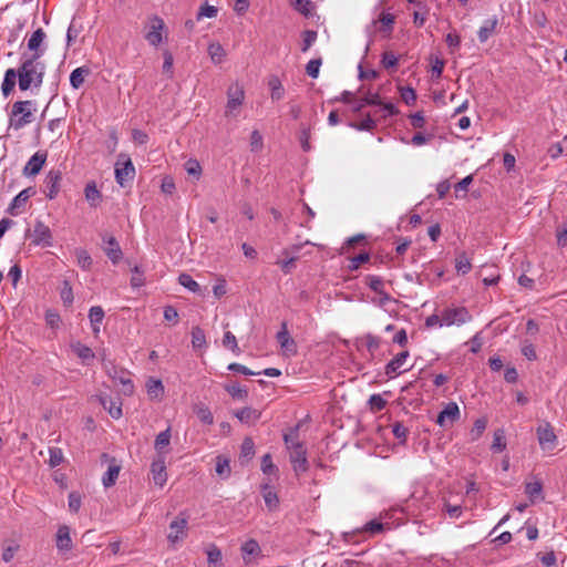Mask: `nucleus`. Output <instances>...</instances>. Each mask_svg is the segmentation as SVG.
Listing matches in <instances>:
<instances>
[{
  "label": "nucleus",
  "mask_w": 567,
  "mask_h": 567,
  "mask_svg": "<svg viewBox=\"0 0 567 567\" xmlns=\"http://www.w3.org/2000/svg\"><path fill=\"white\" fill-rule=\"evenodd\" d=\"M64 460L63 452L60 447L49 449V465L51 467L59 466Z\"/></svg>",
  "instance_id": "48"
},
{
  "label": "nucleus",
  "mask_w": 567,
  "mask_h": 567,
  "mask_svg": "<svg viewBox=\"0 0 567 567\" xmlns=\"http://www.w3.org/2000/svg\"><path fill=\"white\" fill-rule=\"evenodd\" d=\"M215 461H216L215 471H216L217 475L223 480L228 478L231 474L229 458L224 455H217Z\"/></svg>",
  "instance_id": "30"
},
{
  "label": "nucleus",
  "mask_w": 567,
  "mask_h": 567,
  "mask_svg": "<svg viewBox=\"0 0 567 567\" xmlns=\"http://www.w3.org/2000/svg\"><path fill=\"white\" fill-rule=\"evenodd\" d=\"M164 29H165L164 20L156 14L152 16L150 18L148 30L145 34L146 41L151 45L157 47L163 41L162 32L164 31Z\"/></svg>",
  "instance_id": "9"
},
{
  "label": "nucleus",
  "mask_w": 567,
  "mask_h": 567,
  "mask_svg": "<svg viewBox=\"0 0 567 567\" xmlns=\"http://www.w3.org/2000/svg\"><path fill=\"white\" fill-rule=\"evenodd\" d=\"M461 412L457 403L449 402L444 409L440 412L436 419V423L443 427H451L458 419Z\"/></svg>",
  "instance_id": "10"
},
{
  "label": "nucleus",
  "mask_w": 567,
  "mask_h": 567,
  "mask_svg": "<svg viewBox=\"0 0 567 567\" xmlns=\"http://www.w3.org/2000/svg\"><path fill=\"white\" fill-rule=\"evenodd\" d=\"M351 126L359 131H372L375 128L377 123L372 115L368 114L359 124L352 123Z\"/></svg>",
  "instance_id": "59"
},
{
  "label": "nucleus",
  "mask_w": 567,
  "mask_h": 567,
  "mask_svg": "<svg viewBox=\"0 0 567 567\" xmlns=\"http://www.w3.org/2000/svg\"><path fill=\"white\" fill-rule=\"evenodd\" d=\"M378 22L381 23L380 30L382 32L390 33L392 31V28H393L394 16L391 14V13L382 12L379 16V19L377 21H374V24L378 23Z\"/></svg>",
  "instance_id": "43"
},
{
  "label": "nucleus",
  "mask_w": 567,
  "mask_h": 567,
  "mask_svg": "<svg viewBox=\"0 0 567 567\" xmlns=\"http://www.w3.org/2000/svg\"><path fill=\"white\" fill-rule=\"evenodd\" d=\"M99 401L113 419L117 420L123 415L122 402L118 399H113L110 395H100Z\"/></svg>",
  "instance_id": "17"
},
{
  "label": "nucleus",
  "mask_w": 567,
  "mask_h": 567,
  "mask_svg": "<svg viewBox=\"0 0 567 567\" xmlns=\"http://www.w3.org/2000/svg\"><path fill=\"white\" fill-rule=\"evenodd\" d=\"M135 176V167L130 157L121 155L115 165V179L117 184L124 186Z\"/></svg>",
  "instance_id": "6"
},
{
  "label": "nucleus",
  "mask_w": 567,
  "mask_h": 567,
  "mask_svg": "<svg viewBox=\"0 0 567 567\" xmlns=\"http://www.w3.org/2000/svg\"><path fill=\"white\" fill-rule=\"evenodd\" d=\"M73 352L84 362L94 359L95 354L92 349L81 342L72 344Z\"/></svg>",
  "instance_id": "37"
},
{
  "label": "nucleus",
  "mask_w": 567,
  "mask_h": 567,
  "mask_svg": "<svg viewBox=\"0 0 567 567\" xmlns=\"http://www.w3.org/2000/svg\"><path fill=\"white\" fill-rule=\"evenodd\" d=\"M290 451V463L292 465L293 471L296 474H302L306 473L309 468V463L307 458V449L305 447L303 443H296L291 445Z\"/></svg>",
  "instance_id": "4"
},
{
  "label": "nucleus",
  "mask_w": 567,
  "mask_h": 567,
  "mask_svg": "<svg viewBox=\"0 0 567 567\" xmlns=\"http://www.w3.org/2000/svg\"><path fill=\"white\" fill-rule=\"evenodd\" d=\"M146 386H147V393L154 398L162 395L164 392V386H163V383L161 380L151 379V380H148Z\"/></svg>",
  "instance_id": "52"
},
{
  "label": "nucleus",
  "mask_w": 567,
  "mask_h": 567,
  "mask_svg": "<svg viewBox=\"0 0 567 567\" xmlns=\"http://www.w3.org/2000/svg\"><path fill=\"white\" fill-rule=\"evenodd\" d=\"M520 351H522V354L527 359V360H536L537 359V354H536V350H535V347L533 346V343L528 342V341H524L522 343V348H520Z\"/></svg>",
  "instance_id": "64"
},
{
  "label": "nucleus",
  "mask_w": 567,
  "mask_h": 567,
  "mask_svg": "<svg viewBox=\"0 0 567 567\" xmlns=\"http://www.w3.org/2000/svg\"><path fill=\"white\" fill-rule=\"evenodd\" d=\"M261 471L264 474L271 475L278 472L277 466L274 464L271 455L265 454L261 458Z\"/></svg>",
  "instance_id": "54"
},
{
  "label": "nucleus",
  "mask_w": 567,
  "mask_h": 567,
  "mask_svg": "<svg viewBox=\"0 0 567 567\" xmlns=\"http://www.w3.org/2000/svg\"><path fill=\"white\" fill-rule=\"evenodd\" d=\"M178 284L194 293H202L200 286L190 275L183 272L178 276Z\"/></svg>",
  "instance_id": "36"
},
{
  "label": "nucleus",
  "mask_w": 567,
  "mask_h": 567,
  "mask_svg": "<svg viewBox=\"0 0 567 567\" xmlns=\"http://www.w3.org/2000/svg\"><path fill=\"white\" fill-rule=\"evenodd\" d=\"M84 195L91 207H96L102 200V193L97 189L95 182L86 184Z\"/></svg>",
  "instance_id": "28"
},
{
  "label": "nucleus",
  "mask_w": 567,
  "mask_h": 567,
  "mask_svg": "<svg viewBox=\"0 0 567 567\" xmlns=\"http://www.w3.org/2000/svg\"><path fill=\"white\" fill-rule=\"evenodd\" d=\"M187 527V518L185 517H176L169 524V534L167 538L171 543H176L181 538L185 536V530Z\"/></svg>",
  "instance_id": "18"
},
{
  "label": "nucleus",
  "mask_w": 567,
  "mask_h": 567,
  "mask_svg": "<svg viewBox=\"0 0 567 567\" xmlns=\"http://www.w3.org/2000/svg\"><path fill=\"white\" fill-rule=\"evenodd\" d=\"M19 89L29 90L32 85L39 89L45 75V64L40 61L39 54H31L24 59L19 70Z\"/></svg>",
  "instance_id": "1"
},
{
  "label": "nucleus",
  "mask_w": 567,
  "mask_h": 567,
  "mask_svg": "<svg viewBox=\"0 0 567 567\" xmlns=\"http://www.w3.org/2000/svg\"><path fill=\"white\" fill-rule=\"evenodd\" d=\"M260 492L262 494V497H264L267 508L270 512L276 511L279 506V497H278L277 493L272 489L270 484L269 483L261 484Z\"/></svg>",
  "instance_id": "22"
},
{
  "label": "nucleus",
  "mask_w": 567,
  "mask_h": 567,
  "mask_svg": "<svg viewBox=\"0 0 567 567\" xmlns=\"http://www.w3.org/2000/svg\"><path fill=\"white\" fill-rule=\"evenodd\" d=\"M120 465L117 464H111L107 468V471L104 473L103 477H102V483L104 485V487H111L115 484L117 477H118V474H120Z\"/></svg>",
  "instance_id": "34"
},
{
  "label": "nucleus",
  "mask_w": 567,
  "mask_h": 567,
  "mask_svg": "<svg viewBox=\"0 0 567 567\" xmlns=\"http://www.w3.org/2000/svg\"><path fill=\"white\" fill-rule=\"evenodd\" d=\"M234 415L241 422V423H245V424H252L255 423L256 421H258L260 419V411L256 410V409H252V408H249V406H246L241 410H238L234 413Z\"/></svg>",
  "instance_id": "24"
},
{
  "label": "nucleus",
  "mask_w": 567,
  "mask_h": 567,
  "mask_svg": "<svg viewBox=\"0 0 567 567\" xmlns=\"http://www.w3.org/2000/svg\"><path fill=\"white\" fill-rule=\"evenodd\" d=\"M364 340H365V347H367L368 351L371 354H374V352L380 348L381 338L378 336H374L372 333H368L364 336Z\"/></svg>",
  "instance_id": "56"
},
{
  "label": "nucleus",
  "mask_w": 567,
  "mask_h": 567,
  "mask_svg": "<svg viewBox=\"0 0 567 567\" xmlns=\"http://www.w3.org/2000/svg\"><path fill=\"white\" fill-rule=\"evenodd\" d=\"M192 344L194 348H203L206 344L204 330L199 327H194L192 330Z\"/></svg>",
  "instance_id": "51"
},
{
  "label": "nucleus",
  "mask_w": 567,
  "mask_h": 567,
  "mask_svg": "<svg viewBox=\"0 0 567 567\" xmlns=\"http://www.w3.org/2000/svg\"><path fill=\"white\" fill-rule=\"evenodd\" d=\"M90 73L91 70L87 66H80L74 69L70 75L71 86L75 90L80 89L84 83L85 76H87Z\"/></svg>",
  "instance_id": "29"
},
{
  "label": "nucleus",
  "mask_w": 567,
  "mask_h": 567,
  "mask_svg": "<svg viewBox=\"0 0 567 567\" xmlns=\"http://www.w3.org/2000/svg\"><path fill=\"white\" fill-rule=\"evenodd\" d=\"M542 489H543L542 483L536 481V482L527 483L525 492L530 498H536L537 496H539L542 494Z\"/></svg>",
  "instance_id": "63"
},
{
  "label": "nucleus",
  "mask_w": 567,
  "mask_h": 567,
  "mask_svg": "<svg viewBox=\"0 0 567 567\" xmlns=\"http://www.w3.org/2000/svg\"><path fill=\"white\" fill-rule=\"evenodd\" d=\"M317 31L306 30L302 32V45L301 51L307 52L317 40Z\"/></svg>",
  "instance_id": "50"
},
{
  "label": "nucleus",
  "mask_w": 567,
  "mask_h": 567,
  "mask_svg": "<svg viewBox=\"0 0 567 567\" xmlns=\"http://www.w3.org/2000/svg\"><path fill=\"white\" fill-rule=\"evenodd\" d=\"M369 404L372 411H381L385 408L386 401L380 394H373L369 399Z\"/></svg>",
  "instance_id": "62"
},
{
  "label": "nucleus",
  "mask_w": 567,
  "mask_h": 567,
  "mask_svg": "<svg viewBox=\"0 0 567 567\" xmlns=\"http://www.w3.org/2000/svg\"><path fill=\"white\" fill-rule=\"evenodd\" d=\"M55 546L60 554L65 555L73 548V542L70 535V527L66 525L59 526L55 535Z\"/></svg>",
  "instance_id": "15"
},
{
  "label": "nucleus",
  "mask_w": 567,
  "mask_h": 567,
  "mask_svg": "<svg viewBox=\"0 0 567 567\" xmlns=\"http://www.w3.org/2000/svg\"><path fill=\"white\" fill-rule=\"evenodd\" d=\"M62 173L59 169H51L44 179V194L49 199H54L60 192Z\"/></svg>",
  "instance_id": "12"
},
{
  "label": "nucleus",
  "mask_w": 567,
  "mask_h": 567,
  "mask_svg": "<svg viewBox=\"0 0 567 567\" xmlns=\"http://www.w3.org/2000/svg\"><path fill=\"white\" fill-rule=\"evenodd\" d=\"M35 194L33 187L22 189L10 203L7 213L11 216H17L24 208L28 199Z\"/></svg>",
  "instance_id": "14"
},
{
  "label": "nucleus",
  "mask_w": 567,
  "mask_h": 567,
  "mask_svg": "<svg viewBox=\"0 0 567 567\" xmlns=\"http://www.w3.org/2000/svg\"><path fill=\"white\" fill-rule=\"evenodd\" d=\"M47 161V155L45 154H41V153H35L34 155H32L30 157V159L28 161V163L25 164L24 168H23V174L25 176H34L37 175L42 166L44 165Z\"/></svg>",
  "instance_id": "21"
},
{
  "label": "nucleus",
  "mask_w": 567,
  "mask_h": 567,
  "mask_svg": "<svg viewBox=\"0 0 567 567\" xmlns=\"http://www.w3.org/2000/svg\"><path fill=\"white\" fill-rule=\"evenodd\" d=\"M102 240L104 244L103 249L107 258L112 261L113 265L118 264L123 257V252L116 238L105 234L102 236Z\"/></svg>",
  "instance_id": "13"
},
{
  "label": "nucleus",
  "mask_w": 567,
  "mask_h": 567,
  "mask_svg": "<svg viewBox=\"0 0 567 567\" xmlns=\"http://www.w3.org/2000/svg\"><path fill=\"white\" fill-rule=\"evenodd\" d=\"M277 341L280 343V347L287 351H295L296 342L290 338L288 332L287 322L281 323L280 331L277 332Z\"/></svg>",
  "instance_id": "26"
},
{
  "label": "nucleus",
  "mask_w": 567,
  "mask_h": 567,
  "mask_svg": "<svg viewBox=\"0 0 567 567\" xmlns=\"http://www.w3.org/2000/svg\"><path fill=\"white\" fill-rule=\"evenodd\" d=\"M225 390L234 398L238 400H246L248 391L246 388H241L239 384L226 385Z\"/></svg>",
  "instance_id": "47"
},
{
  "label": "nucleus",
  "mask_w": 567,
  "mask_h": 567,
  "mask_svg": "<svg viewBox=\"0 0 567 567\" xmlns=\"http://www.w3.org/2000/svg\"><path fill=\"white\" fill-rule=\"evenodd\" d=\"M409 357L408 351H402L398 353L386 365H385V374L389 378H394L403 371V365Z\"/></svg>",
  "instance_id": "19"
},
{
  "label": "nucleus",
  "mask_w": 567,
  "mask_h": 567,
  "mask_svg": "<svg viewBox=\"0 0 567 567\" xmlns=\"http://www.w3.org/2000/svg\"><path fill=\"white\" fill-rule=\"evenodd\" d=\"M207 561L209 565H214L215 567L221 566L223 554L221 550L214 544H212L207 550Z\"/></svg>",
  "instance_id": "39"
},
{
  "label": "nucleus",
  "mask_w": 567,
  "mask_h": 567,
  "mask_svg": "<svg viewBox=\"0 0 567 567\" xmlns=\"http://www.w3.org/2000/svg\"><path fill=\"white\" fill-rule=\"evenodd\" d=\"M292 8L305 17H310L315 9L311 0H290Z\"/></svg>",
  "instance_id": "35"
},
{
  "label": "nucleus",
  "mask_w": 567,
  "mask_h": 567,
  "mask_svg": "<svg viewBox=\"0 0 567 567\" xmlns=\"http://www.w3.org/2000/svg\"><path fill=\"white\" fill-rule=\"evenodd\" d=\"M363 280L364 285L377 295L385 290V281L380 276L367 275Z\"/></svg>",
  "instance_id": "32"
},
{
  "label": "nucleus",
  "mask_w": 567,
  "mask_h": 567,
  "mask_svg": "<svg viewBox=\"0 0 567 567\" xmlns=\"http://www.w3.org/2000/svg\"><path fill=\"white\" fill-rule=\"evenodd\" d=\"M536 433L539 446L543 451L551 452L556 447L557 436L553 426L548 422L540 424L537 427Z\"/></svg>",
  "instance_id": "7"
},
{
  "label": "nucleus",
  "mask_w": 567,
  "mask_h": 567,
  "mask_svg": "<svg viewBox=\"0 0 567 567\" xmlns=\"http://www.w3.org/2000/svg\"><path fill=\"white\" fill-rule=\"evenodd\" d=\"M32 244L43 247H50L52 245V233L49 226L41 220H37L34 224Z\"/></svg>",
  "instance_id": "11"
},
{
  "label": "nucleus",
  "mask_w": 567,
  "mask_h": 567,
  "mask_svg": "<svg viewBox=\"0 0 567 567\" xmlns=\"http://www.w3.org/2000/svg\"><path fill=\"white\" fill-rule=\"evenodd\" d=\"M505 447H506L505 432L502 429L496 430L493 435V443H492L491 450L494 453H499V452H503L505 450Z\"/></svg>",
  "instance_id": "40"
},
{
  "label": "nucleus",
  "mask_w": 567,
  "mask_h": 567,
  "mask_svg": "<svg viewBox=\"0 0 567 567\" xmlns=\"http://www.w3.org/2000/svg\"><path fill=\"white\" fill-rule=\"evenodd\" d=\"M386 527H389V523L383 524L379 519H372L362 527V532L375 535L382 533Z\"/></svg>",
  "instance_id": "42"
},
{
  "label": "nucleus",
  "mask_w": 567,
  "mask_h": 567,
  "mask_svg": "<svg viewBox=\"0 0 567 567\" xmlns=\"http://www.w3.org/2000/svg\"><path fill=\"white\" fill-rule=\"evenodd\" d=\"M322 64V60L319 59H312L310 60L306 65V73L312 78L317 79L319 75L320 66Z\"/></svg>",
  "instance_id": "58"
},
{
  "label": "nucleus",
  "mask_w": 567,
  "mask_h": 567,
  "mask_svg": "<svg viewBox=\"0 0 567 567\" xmlns=\"http://www.w3.org/2000/svg\"><path fill=\"white\" fill-rule=\"evenodd\" d=\"M45 37V32L41 28L37 29L31 34L30 39L28 40V49L32 52V54H39L40 58L44 54L45 48L42 47V43Z\"/></svg>",
  "instance_id": "20"
},
{
  "label": "nucleus",
  "mask_w": 567,
  "mask_h": 567,
  "mask_svg": "<svg viewBox=\"0 0 567 567\" xmlns=\"http://www.w3.org/2000/svg\"><path fill=\"white\" fill-rule=\"evenodd\" d=\"M104 318V310L100 306L91 307L89 319L92 326L101 324Z\"/></svg>",
  "instance_id": "55"
},
{
  "label": "nucleus",
  "mask_w": 567,
  "mask_h": 567,
  "mask_svg": "<svg viewBox=\"0 0 567 567\" xmlns=\"http://www.w3.org/2000/svg\"><path fill=\"white\" fill-rule=\"evenodd\" d=\"M31 101H18L12 105L10 126L14 130H20L27 124L32 122V112L30 107Z\"/></svg>",
  "instance_id": "3"
},
{
  "label": "nucleus",
  "mask_w": 567,
  "mask_h": 567,
  "mask_svg": "<svg viewBox=\"0 0 567 567\" xmlns=\"http://www.w3.org/2000/svg\"><path fill=\"white\" fill-rule=\"evenodd\" d=\"M223 344L224 347L230 349L234 353H239L236 337L230 331L225 332L223 338Z\"/></svg>",
  "instance_id": "61"
},
{
  "label": "nucleus",
  "mask_w": 567,
  "mask_h": 567,
  "mask_svg": "<svg viewBox=\"0 0 567 567\" xmlns=\"http://www.w3.org/2000/svg\"><path fill=\"white\" fill-rule=\"evenodd\" d=\"M471 320V315L466 308L444 309L441 315L427 317V328L430 327H450L453 324H463Z\"/></svg>",
  "instance_id": "2"
},
{
  "label": "nucleus",
  "mask_w": 567,
  "mask_h": 567,
  "mask_svg": "<svg viewBox=\"0 0 567 567\" xmlns=\"http://www.w3.org/2000/svg\"><path fill=\"white\" fill-rule=\"evenodd\" d=\"M208 54L214 64H220L226 58V51L218 42H213L208 45Z\"/></svg>",
  "instance_id": "31"
},
{
  "label": "nucleus",
  "mask_w": 567,
  "mask_h": 567,
  "mask_svg": "<svg viewBox=\"0 0 567 567\" xmlns=\"http://www.w3.org/2000/svg\"><path fill=\"white\" fill-rule=\"evenodd\" d=\"M498 24V19L496 17L487 19L483 22L477 32V38L481 43L486 42L489 37L495 32Z\"/></svg>",
  "instance_id": "23"
},
{
  "label": "nucleus",
  "mask_w": 567,
  "mask_h": 567,
  "mask_svg": "<svg viewBox=\"0 0 567 567\" xmlns=\"http://www.w3.org/2000/svg\"><path fill=\"white\" fill-rule=\"evenodd\" d=\"M487 426V421L484 417L477 419L474 422L473 429L471 430V439L472 441L478 440L484 433Z\"/></svg>",
  "instance_id": "49"
},
{
  "label": "nucleus",
  "mask_w": 567,
  "mask_h": 567,
  "mask_svg": "<svg viewBox=\"0 0 567 567\" xmlns=\"http://www.w3.org/2000/svg\"><path fill=\"white\" fill-rule=\"evenodd\" d=\"M255 454V444L250 437H246L240 446V456L245 458H251Z\"/></svg>",
  "instance_id": "57"
},
{
  "label": "nucleus",
  "mask_w": 567,
  "mask_h": 567,
  "mask_svg": "<svg viewBox=\"0 0 567 567\" xmlns=\"http://www.w3.org/2000/svg\"><path fill=\"white\" fill-rule=\"evenodd\" d=\"M260 553V546L255 539H248L241 545V554L245 564H249L251 561L250 556H258Z\"/></svg>",
  "instance_id": "27"
},
{
  "label": "nucleus",
  "mask_w": 567,
  "mask_h": 567,
  "mask_svg": "<svg viewBox=\"0 0 567 567\" xmlns=\"http://www.w3.org/2000/svg\"><path fill=\"white\" fill-rule=\"evenodd\" d=\"M19 79V72L14 69H8L1 84L2 94L7 97L11 94L16 86V80Z\"/></svg>",
  "instance_id": "25"
},
{
  "label": "nucleus",
  "mask_w": 567,
  "mask_h": 567,
  "mask_svg": "<svg viewBox=\"0 0 567 567\" xmlns=\"http://www.w3.org/2000/svg\"><path fill=\"white\" fill-rule=\"evenodd\" d=\"M268 85H269V89H270V92H271V99L274 101H279L284 97L285 95V89L279 80L278 76H271L268 81Z\"/></svg>",
  "instance_id": "33"
},
{
  "label": "nucleus",
  "mask_w": 567,
  "mask_h": 567,
  "mask_svg": "<svg viewBox=\"0 0 567 567\" xmlns=\"http://www.w3.org/2000/svg\"><path fill=\"white\" fill-rule=\"evenodd\" d=\"M195 412H196V415L198 416V419L203 423L209 424V425L214 423V416H213L209 408H207L205 405H199L196 408Z\"/></svg>",
  "instance_id": "53"
},
{
  "label": "nucleus",
  "mask_w": 567,
  "mask_h": 567,
  "mask_svg": "<svg viewBox=\"0 0 567 567\" xmlns=\"http://www.w3.org/2000/svg\"><path fill=\"white\" fill-rule=\"evenodd\" d=\"M557 246L560 248H567V221H564L558 226L556 230Z\"/></svg>",
  "instance_id": "60"
},
{
  "label": "nucleus",
  "mask_w": 567,
  "mask_h": 567,
  "mask_svg": "<svg viewBox=\"0 0 567 567\" xmlns=\"http://www.w3.org/2000/svg\"><path fill=\"white\" fill-rule=\"evenodd\" d=\"M245 91L239 83H233L227 90L226 115H234L235 111L244 103Z\"/></svg>",
  "instance_id": "8"
},
{
  "label": "nucleus",
  "mask_w": 567,
  "mask_h": 567,
  "mask_svg": "<svg viewBox=\"0 0 567 567\" xmlns=\"http://www.w3.org/2000/svg\"><path fill=\"white\" fill-rule=\"evenodd\" d=\"M472 182H473V176L468 175V176L464 177L462 181H460L458 183H456L454 185L455 197L456 198L465 197Z\"/></svg>",
  "instance_id": "41"
},
{
  "label": "nucleus",
  "mask_w": 567,
  "mask_h": 567,
  "mask_svg": "<svg viewBox=\"0 0 567 567\" xmlns=\"http://www.w3.org/2000/svg\"><path fill=\"white\" fill-rule=\"evenodd\" d=\"M107 375L122 384V392L125 395H132L134 392V385L132 380L128 378V373L124 370H117V368L110 361L104 363Z\"/></svg>",
  "instance_id": "5"
},
{
  "label": "nucleus",
  "mask_w": 567,
  "mask_h": 567,
  "mask_svg": "<svg viewBox=\"0 0 567 567\" xmlns=\"http://www.w3.org/2000/svg\"><path fill=\"white\" fill-rule=\"evenodd\" d=\"M152 478L155 485L163 487L167 481L166 465L165 458L162 455H158L156 460L153 461L151 465Z\"/></svg>",
  "instance_id": "16"
},
{
  "label": "nucleus",
  "mask_w": 567,
  "mask_h": 567,
  "mask_svg": "<svg viewBox=\"0 0 567 567\" xmlns=\"http://www.w3.org/2000/svg\"><path fill=\"white\" fill-rule=\"evenodd\" d=\"M455 268H456L457 272L462 274V275H465L471 270L472 264H471L468 257L464 252L460 254L456 257Z\"/></svg>",
  "instance_id": "45"
},
{
  "label": "nucleus",
  "mask_w": 567,
  "mask_h": 567,
  "mask_svg": "<svg viewBox=\"0 0 567 567\" xmlns=\"http://www.w3.org/2000/svg\"><path fill=\"white\" fill-rule=\"evenodd\" d=\"M171 442V429L167 427L165 431H162L157 434L154 443L155 450L161 454Z\"/></svg>",
  "instance_id": "38"
},
{
  "label": "nucleus",
  "mask_w": 567,
  "mask_h": 567,
  "mask_svg": "<svg viewBox=\"0 0 567 567\" xmlns=\"http://www.w3.org/2000/svg\"><path fill=\"white\" fill-rule=\"evenodd\" d=\"M75 256H76L78 265L83 270H89L91 268L93 261H92L91 256L89 255V252L85 249L78 248L75 250Z\"/></svg>",
  "instance_id": "44"
},
{
  "label": "nucleus",
  "mask_w": 567,
  "mask_h": 567,
  "mask_svg": "<svg viewBox=\"0 0 567 567\" xmlns=\"http://www.w3.org/2000/svg\"><path fill=\"white\" fill-rule=\"evenodd\" d=\"M132 272L133 275L130 281L131 287L134 289L143 287L145 284V277L144 271L141 269V267L134 266Z\"/></svg>",
  "instance_id": "46"
}]
</instances>
